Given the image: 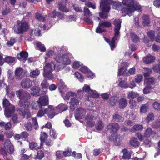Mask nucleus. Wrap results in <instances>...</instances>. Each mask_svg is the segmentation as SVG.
<instances>
[{
    "instance_id": "20",
    "label": "nucleus",
    "mask_w": 160,
    "mask_h": 160,
    "mask_svg": "<svg viewBox=\"0 0 160 160\" xmlns=\"http://www.w3.org/2000/svg\"><path fill=\"white\" fill-rule=\"evenodd\" d=\"M79 103L78 100L75 98H72L69 102L70 108L72 110H74L77 107Z\"/></svg>"
},
{
    "instance_id": "25",
    "label": "nucleus",
    "mask_w": 160,
    "mask_h": 160,
    "mask_svg": "<svg viewBox=\"0 0 160 160\" xmlns=\"http://www.w3.org/2000/svg\"><path fill=\"white\" fill-rule=\"evenodd\" d=\"M112 120L116 122H122L124 121V118L121 115L116 112L113 115Z\"/></svg>"
},
{
    "instance_id": "43",
    "label": "nucleus",
    "mask_w": 160,
    "mask_h": 160,
    "mask_svg": "<svg viewBox=\"0 0 160 160\" xmlns=\"http://www.w3.org/2000/svg\"><path fill=\"white\" fill-rule=\"evenodd\" d=\"M48 135L45 132H41V136L40 137V140L41 143H42L43 145V143L45 142V139L47 138Z\"/></svg>"
},
{
    "instance_id": "23",
    "label": "nucleus",
    "mask_w": 160,
    "mask_h": 160,
    "mask_svg": "<svg viewBox=\"0 0 160 160\" xmlns=\"http://www.w3.org/2000/svg\"><path fill=\"white\" fill-rule=\"evenodd\" d=\"M142 24L144 26L148 27L150 23L149 16L148 15H143L142 17Z\"/></svg>"
},
{
    "instance_id": "24",
    "label": "nucleus",
    "mask_w": 160,
    "mask_h": 160,
    "mask_svg": "<svg viewBox=\"0 0 160 160\" xmlns=\"http://www.w3.org/2000/svg\"><path fill=\"white\" fill-rule=\"evenodd\" d=\"M128 104L127 100L124 98H121L118 101V106L120 109H123L126 107Z\"/></svg>"
},
{
    "instance_id": "5",
    "label": "nucleus",
    "mask_w": 160,
    "mask_h": 160,
    "mask_svg": "<svg viewBox=\"0 0 160 160\" xmlns=\"http://www.w3.org/2000/svg\"><path fill=\"white\" fill-rule=\"evenodd\" d=\"M55 67V65L53 62L46 64L43 68V74L44 77L49 80L53 79V76L52 74V72Z\"/></svg>"
},
{
    "instance_id": "56",
    "label": "nucleus",
    "mask_w": 160,
    "mask_h": 160,
    "mask_svg": "<svg viewBox=\"0 0 160 160\" xmlns=\"http://www.w3.org/2000/svg\"><path fill=\"white\" fill-rule=\"evenodd\" d=\"M129 103L131 109H133L136 106V102L135 100L132 99H130L129 101Z\"/></svg>"
},
{
    "instance_id": "61",
    "label": "nucleus",
    "mask_w": 160,
    "mask_h": 160,
    "mask_svg": "<svg viewBox=\"0 0 160 160\" xmlns=\"http://www.w3.org/2000/svg\"><path fill=\"white\" fill-rule=\"evenodd\" d=\"M32 122L34 127V128L37 129L38 128V124L36 118H32Z\"/></svg>"
},
{
    "instance_id": "44",
    "label": "nucleus",
    "mask_w": 160,
    "mask_h": 160,
    "mask_svg": "<svg viewBox=\"0 0 160 160\" xmlns=\"http://www.w3.org/2000/svg\"><path fill=\"white\" fill-rule=\"evenodd\" d=\"M4 61L8 63H12L15 62V58L13 57L8 56L4 58Z\"/></svg>"
},
{
    "instance_id": "64",
    "label": "nucleus",
    "mask_w": 160,
    "mask_h": 160,
    "mask_svg": "<svg viewBox=\"0 0 160 160\" xmlns=\"http://www.w3.org/2000/svg\"><path fill=\"white\" fill-rule=\"evenodd\" d=\"M75 75L81 82L83 81V77L81 74L78 72H76L75 73Z\"/></svg>"
},
{
    "instance_id": "16",
    "label": "nucleus",
    "mask_w": 160,
    "mask_h": 160,
    "mask_svg": "<svg viewBox=\"0 0 160 160\" xmlns=\"http://www.w3.org/2000/svg\"><path fill=\"white\" fill-rule=\"evenodd\" d=\"M15 74L16 78L18 80L21 79L24 76L23 69L20 67L17 68L15 71Z\"/></svg>"
},
{
    "instance_id": "55",
    "label": "nucleus",
    "mask_w": 160,
    "mask_h": 160,
    "mask_svg": "<svg viewBox=\"0 0 160 160\" xmlns=\"http://www.w3.org/2000/svg\"><path fill=\"white\" fill-rule=\"evenodd\" d=\"M89 94L93 98H97L98 96V93L95 90H92Z\"/></svg>"
},
{
    "instance_id": "2",
    "label": "nucleus",
    "mask_w": 160,
    "mask_h": 160,
    "mask_svg": "<svg viewBox=\"0 0 160 160\" xmlns=\"http://www.w3.org/2000/svg\"><path fill=\"white\" fill-rule=\"evenodd\" d=\"M29 102H22L21 101L18 104V107L17 108V111L18 114L23 118H24L26 116V118L28 119L30 118L31 115L28 111V109L30 105Z\"/></svg>"
},
{
    "instance_id": "39",
    "label": "nucleus",
    "mask_w": 160,
    "mask_h": 160,
    "mask_svg": "<svg viewBox=\"0 0 160 160\" xmlns=\"http://www.w3.org/2000/svg\"><path fill=\"white\" fill-rule=\"evenodd\" d=\"M146 83L147 85L149 84H154L155 83V80L153 77H151L145 79L144 81V83Z\"/></svg>"
},
{
    "instance_id": "46",
    "label": "nucleus",
    "mask_w": 160,
    "mask_h": 160,
    "mask_svg": "<svg viewBox=\"0 0 160 160\" xmlns=\"http://www.w3.org/2000/svg\"><path fill=\"white\" fill-rule=\"evenodd\" d=\"M152 126L155 128H160V119L153 122L152 124Z\"/></svg>"
},
{
    "instance_id": "36",
    "label": "nucleus",
    "mask_w": 160,
    "mask_h": 160,
    "mask_svg": "<svg viewBox=\"0 0 160 160\" xmlns=\"http://www.w3.org/2000/svg\"><path fill=\"white\" fill-rule=\"evenodd\" d=\"M139 95V94L137 92L131 91L129 92L128 97L129 99H134Z\"/></svg>"
},
{
    "instance_id": "12",
    "label": "nucleus",
    "mask_w": 160,
    "mask_h": 160,
    "mask_svg": "<svg viewBox=\"0 0 160 160\" xmlns=\"http://www.w3.org/2000/svg\"><path fill=\"white\" fill-rule=\"evenodd\" d=\"M20 85L23 89H29L32 85V82L30 79L26 78L21 81Z\"/></svg>"
},
{
    "instance_id": "4",
    "label": "nucleus",
    "mask_w": 160,
    "mask_h": 160,
    "mask_svg": "<svg viewBox=\"0 0 160 160\" xmlns=\"http://www.w3.org/2000/svg\"><path fill=\"white\" fill-rule=\"evenodd\" d=\"M100 7L102 11L99 12V15L101 18H107L108 17V14L106 12H109L110 9V4L112 2L111 0H101Z\"/></svg>"
},
{
    "instance_id": "47",
    "label": "nucleus",
    "mask_w": 160,
    "mask_h": 160,
    "mask_svg": "<svg viewBox=\"0 0 160 160\" xmlns=\"http://www.w3.org/2000/svg\"><path fill=\"white\" fill-rule=\"evenodd\" d=\"M35 18L38 21L42 22L44 21L45 18L44 17L41 15V14L38 13H36L35 14Z\"/></svg>"
},
{
    "instance_id": "22",
    "label": "nucleus",
    "mask_w": 160,
    "mask_h": 160,
    "mask_svg": "<svg viewBox=\"0 0 160 160\" xmlns=\"http://www.w3.org/2000/svg\"><path fill=\"white\" fill-rule=\"evenodd\" d=\"M129 65V63L128 62H124L122 63L121 64L122 67L118 70V76L122 75Z\"/></svg>"
},
{
    "instance_id": "33",
    "label": "nucleus",
    "mask_w": 160,
    "mask_h": 160,
    "mask_svg": "<svg viewBox=\"0 0 160 160\" xmlns=\"http://www.w3.org/2000/svg\"><path fill=\"white\" fill-rule=\"evenodd\" d=\"M119 81H120L118 84L119 86L121 88H127L129 87L127 82L124 80H122L121 78H119Z\"/></svg>"
},
{
    "instance_id": "14",
    "label": "nucleus",
    "mask_w": 160,
    "mask_h": 160,
    "mask_svg": "<svg viewBox=\"0 0 160 160\" xmlns=\"http://www.w3.org/2000/svg\"><path fill=\"white\" fill-rule=\"evenodd\" d=\"M86 113L85 109L82 108H79L75 112V117L77 120L82 119Z\"/></svg>"
},
{
    "instance_id": "13",
    "label": "nucleus",
    "mask_w": 160,
    "mask_h": 160,
    "mask_svg": "<svg viewBox=\"0 0 160 160\" xmlns=\"http://www.w3.org/2000/svg\"><path fill=\"white\" fill-rule=\"evenodd\" d=\"M40 88L38 86H33L30 90V93L33 96H38L40 94H44L46 93V92L42 91L41 93H40Z\"/></svg>"
},
{
    "instance_id": "50",
    "label": "nucleus",
    "mask_w": 160,
    "mask_h": 160,
    "mask_svg": "<svg viewBox=\"0 0 160 160\" xmlns=\"http://www.w3.org/2000/svg\"><path fill=\"white\" fill-rule=\"evenodd\" d=\"M111 2L110 4V6L111 5H112V8L115 9H117L119 7L120 5V3L118 2H113L111 0Z\"/></svg>"
},
{
    "instance_id": "21",
    "label": "nucleus",
    "mask_w": 160,
    "mask_h": 160,
    "mask_svg": "<svg viewBox=\"0 0 160 160\" xmlns=\"http://www.w3.org/2000/svg\"><path fill=\"white\" fill-rule=\"evenodd\" d=\"M38 100L41 106L47 105L48 104V98L47 96L40 97Z\"/></svg>"
},
{
    "instance_id": "27",
    "label": "nucleus",
    "mask_w": 160,
    "mask_h": 160,
    "mask_svg": "<svg viewBox=\"0 0 160 160\" xmlns=\"http://www.w3.org/2000/svg\"><path fill=\"white\" fill-rule=\"evenodd\" d=\"M155 60L154 57L151 56H146L143 58V62L146 64H148L154 62Z\"/></svg>"
},
{
    "instance_id": "34",
    "label": "nucleus",
    "mask_w": 160,
    "mask_h": 160,
    "mask_svg": "<svg viewBox=\"0 0 160 160\" xmlns=\"http://www.w3.org/2000/svg\"><path fill=\"white\" fill-rule=\"evenodd\" d=\"M130 35L131 39L133 42L137 43L139 41L138 37L137 35L135 34L133 32H131Z\"/></svg>"
},
{
    "instance_id": "30",
    "label": "nucleus",
    "mask_w": 160,
    "mask_h": 160,
    "mask_svg": "<svg viewBox=\"0 0 160 160\" xmlns=\"http://www.w3.org/2000/svg\"><path fill=\"white\" fill-rule=\"evenodd\" d=\"M42 143H40V145L38 146L37 144L35 142H32L29 144V147L32 150L37 149H40L42 147Z\"/></svg>"
},
{
    "instance_id": "1",
    "label": "nucleus",
    "mask_w": 160,
    "mask_h": 160,
    "mask_svg": "<svg viewBox=\"0 0 160 160\" xmlns=\"http://www.w3.org/2000/svg\"><path fill=\"white\" fill-rule=\"evenodd\" d=\"M121 20L119 19H115L113 21V24L115 26L114 28V36L111 41L109 40L106 41L108 42L109 43L112 50H113L115 48V43L118 38V36L120 34L119 31L121 27Z\"/></svg>"
},
{
    "instance_id": "26",
    "label": "nucleus",
    "mask_w": 160,
    "mask_h": 160,
    "mask_svg": "<svg viewBox=\"0 0 160 160\" xmlns=\"http://www.w3.org/2000/svg\"><path fill=\"white\" fill-rule=\"evenodd\" d=\"M121 152L123 153L122 159L128 160L130 158L131 154L130 152L127 151V149H123Z\"/></svg>"
},
{
    "instance_id": "19",
    "label": "nucleus",
    "mask_w": 160,
    "mask_h": 160,
    "mask_svg": "<svg viewBox=\"0 0 160 160\" xmlns=\"http://www.w3.org/2000/svg\"><path fill=\"white\" fill-rule=\"evenodd\" d=\"M18 58L20 61L25 62L28 56V53L25 51H22L18 55Z\"/></svg>"
},
{
    "instance_id": "17",
    "label": "nucleus",
    "mask_w": 160,
    "mask_h": 160,
    "mask_svg": "<svg viewBox=\"0 0 160 160\" xmlns=\"http://www.w3.org/2000/svg\"><path fill=\"white\" fill-rule=\"evenodd\" d=\"M44 112L45 113L47 114L48 117L51 119L55 115L54 109L51 105L49 106L48 108L45 109Z\"/></svg>"
},
{
    "instance_id": "49",
    "label": "nucleus",
    "mask_w": 160,
    "mask_h": 160,
    "mask_svg": "<svg viewBox=\"0 0 160 160\" xmlns=\"http://www.w3.org/2000/svg\"><path fill=\"white\" fill-rule=\"evenodd\" d=\"M147 35L151 40L153 41L155 39V33L153 31H150L147 32Z\"/></svg>"
},
{
    "instance_id": "62",
    "label": "nucleus",
    "mask_w": 160,
    "mask_h": 160,
    "mask_svg": "<svg viewBox=\"0 0 160 160\" xmlns=\"http://www.w3.org/2000/svg\"><path fill=\"white\" fill-rule=\"evenodd\" d=\"M41 85L42 88L46 89L48 87L49 84L47 82V81L45 79H44L42 82Z\"/></svg>"
},
{
    "instance_id": "38",
    "label": "nucleus",
    "mask_w": 160,
    "mask_h": 160,
    "mask_svg": "<svg viewBox=\"0 0 160 160\" xmlns=\"http://www.w3.org/2000/svg\"><path fill=\"white\" fill-rule=\"evenodd\" d=\"M83 12L84 15L85 16H88L90 17L92 15V14L91 12L87 7L86 6L83 8Z\"/></svg>"
},
{
    "instance_id": "63",
    "label": "nucleus",
    "mask_w": 160,
    "mask_h": 160,
    "mask_svg": "<svg viewBox=\"0 0 160 160\" xmlns=\"http://www.w3.org/2000/svg\"><path fill=\"white\" fill-rule=\"evenodd\" d=\"M154 108L157 111L160 110V103L157 102H154L153 104Z\"/></svg>"
},
{
    "instance_id": "60",
    "label": "nucleus",
    "mask_w": 160,
    "mask_h": 160,
    "mask_svg": "<svg viewBox=\"0 0 160 160\" xmlns=\"http://www.w3.org/2000/svg\"><path fill=\"white\" fill-rule=\"evenodd\" d=\"M101 28H102V27L101 26H100L99 23L98 26L96 30V32L97 33H100L106 32L105 29H102Z\"/></svg>"
},
{
    "instance_id": "8",
    "label": "nucleus",
    "mask_w": 160,
    "mask_h": 160,
    "mask_svg": "<svg viewBox=\"0 0 160 160\" xmlns=\"http://www.w3.org/2000/svg\"><path fill=\"white\" fill-rule=\"evenodd\" d=\"M16 95L20 100L19 102L21 101L23 102H29L28 101L31 97L29 93L26 91H24L22 89H21L16 91Z\"/></svg>"
},
{
    "instance_id": "3",
    "label": "nucleus",
    "mask_w": 160,
    "mask_h": 160,
    "mask_svg": "<svg viewBox=\"0 0 160 160\" xmlns=\"http://www.w3.org/2000/svg\"><path fill=\"white\" fill-rule=\"evenodd\" d=\"M29 29L28 22L25 21H17L13 28L14 32L17 34H23Z\"/></svg>"
},
{
    "instance_id": "28",
    "label": "nucleus",
    "mask_w": 160,
    "mask_h": 160,
    "mask_svg": "<svg viewBox=\"0 0 160 160\" xmlns=\"http://www.w3.org/2000/svg\"><path fill=\"white\" fill-rule=\"evenodd\" d=\"M99 26L102 28H109L112 26L111 23L109 21H106L105 20H102L100 21Z\"/></svg>"
},
{
    "instance_id": "53",
    "label": "nucleus",
    "mask_w": 160,
    "mask_h": 160,
    "mask_svg": "<svg viewBox=\"0 0 160 160\" xmlns=\"http://www.w3.org/2000/svg\"><path fill=\"white\" fill-rule=\"evenodd\" d=\"M17 41V40L15 38H12L7 43V45L9 46L10 47L13 45L14 43Z\"/></svg>"
},
{
    "instance_id": "11",
    "label": "nucleus",
    "mask_w": 160,
    "mask_h": 160,
    "mask_svg": "<svg viewBox=\"0 0 160 160\" xmlns=\"http://www.w3.org/2000/svg\"><path fill=\"white\" fill-rule=\"evenodd\" d=\"M122 3L124 5L127 6H134L138 11L141 10V7L137 1L134 0H123L122 1Z\"/></svg>"
},
{
    "instance_id": "18",
    "label": "nucleus",
    "mask_w": 160,
    "mask_h": 160,
    "mask_svg": "<svg viewBox=\"0 0 160 160\" xmlns=\"http://www.w3.org/2000/svg\"><path fill=\"white\" fill-rule=\"evenodd\" d=\"M135 10H138L134 7L133 6L128 7L127 8H124L122 10V12L125 13L130 16Z\"/></svg>"
},
{
    "instance_id": "48",
    "label": "nucleus",
    "mask_w": 160,
    "mask_h": 160,
    "mask_svg": "<svg viewBox=\"0 0 160 160\" xmlns=\"http://www.w3.org/2000/svg\"><path fill=\"white\" fill-rule=\"evenodd\" d=\"M82 90L83 92L88 93V94H89L92 90V89H90V86L86 84L84 85L83 87Z\"/></svg>"
},
{
    "instance_id": "32",
    "label": "nucleus",
    "mask_w": 160,
    "mask_h": 160,
    "mask_svg": "<svg viewBox=\"0 0 160 160\" xmlns=\"http://www.w3.org/2000/svg\"><path fill=\"white\" fill-rule=\"evenodd\" d=\"M40 71L37 69L32 71L30 73V76L31 77L36 78L40 74Z\"/></svg>"
},
{
    "instance_id": "41",
    "label": "nucleus",
    "mask_w": 160,
    "mask_h": 160,
    "mask_svg": "<svg viewBox=\"0 0 160 160\" xmlns=\"http://www.w3.org/2000/svg\"><path fill=\"white\" fill-rule=\"evenodd\" d=\"M56 108L57 109L60 110L62 111H64L68 109V107L65 104L61 103L57 106Z\"/></svg>"
},
{
    "instance_id": "42",
    "label": "nucleus",
    "mask_w": 160,
    "mask_h": 160,
    "mask_svg": "<svg viewBox=\"0 0 160 160\" xmlns=\"http://www.w3.org/2000/svg\"><path fill=\"white\" fill-rule=\"evenodd\" d=\"M2 9V13L4 15H6L10 12V8L8 5H6L4 6Z\"/></svg>"
},
{
    "instance_id": "29",
    "label": "nucleus",
    "mask_w": 160,
    "mask_h": 160,
    "mask_svg": "<svg viewBox=\"0 0 160 160\" xmlns=\"http://www.w3.org/2000/svg\"><path fill=\"white\" fill-rule=\"evenodd\" d=\"M31 106L32 109L37 110L42 107L41 104L39 102L38 100L37 101H34L31 103Z\"/></svg>"
},
{
    "instance_id": "58",
    "label": "nucleus",
    "mask_w": 160,
    "mask_h": 160,
    "mask_svg": "<svg viewBox=\"0 0 160 160\" xmlns=\"http://www.w3.org/2000/svg\"><path fill=\"white\" fill-rule=\"evenodd\" d=\"M25 127L28 131H31L32 129V125L30 122H27L25 124Z\"/></svg>"
},
{
    "instance_id": "57",
    "label": "nucleus",
    "mask_w": 160,
    "mask_h": 160,
    "mask_svg": "<svg viewBox=\"0 0 160 160\" xmlns=\"http://www.w3.org/2000/svg\"><path fill=\"white\" fill-rule=\"evenodd\" d=\"M76 94L72 92H67L65 98L67 99H69L70 96L76 97Z\"/></svg>"
},
{
    "instance_id": "7",
    "label": "nucleus",
    "mask_w": 160,
    "mask_h": 160,
    "mask_svg": "<svg viewBox=\"0 0 160 160\" xmlns=\"http://www.w3.org/2000/svg\"><path fill=\"white\" fill-rule=\"evenodd\" d=\"M94 111L92 109H88L87 114L85 117L86 124L88 126L92 127L95 125L96 117L94 116Z\"/></svg>"
},
{
    "instance_id": "52",
    "label": "nucleus",
    "mask_w": 160,
    "mask_h": 160,
    "mask_svg": "<svg viewBox=\"0 0 160 160\" xmlns=\"http://www.w3.org/2000/svg\"><path fill=\"white\" fill-rule=\"evenodd\" d=\"M148 108V107L146 104L142 105L140 107V112L143 113H145L146 112Z\"/></svg>"
},
{
    "instance_id": "6",
    "label": "nucleus",
    "mask_w": 160,
    "mask_h": 160,
    "mask_svg": "<svg viewBox=\"0 0 160 160\" xmlns=\"http://www.w3.org/2000/svg\"><path fill=\"white\" fill-rule=\"evenodd\" d=\"M2 104L3 107L5 108V116L8 117H11V114L15 112V107L13 105L10 104L9 101L6 99H3Z\"/></svg>"
},
{
    "instance_id": "54",
    "label": "nucleus",
    "mask_w": 160,
    "mask_h": 160,
    "mask_svg": "<svg viewBox=\"0 0 160 160\" xmlns=\"http://www.w3.org/2000/svg\"><path fill=\"white\" fill-rule=\"evenodd\" d=\"M11 119L13 123L15 125L19 122L18 120V115L16 114H13L12 116Z\"/></svg>"
},
{
    "instance_id": "45",
    "label": "nucleus",
    "mask_w": 160,
    "mask_h": 160,
    "mask_svg": "<svg viewBox=\"0 0 160 160\" xmlns=\"http://www.w3.org/2000/svg\"><path fill=\"white\" fill-rule=\"evenodd\" d=\"M153 131L152 129L150 128H148L145 131L144 133V135L145 137H149L150 135L152 134Z\"/></svg>"
},
{
    "instance_id": "10",
    "label": "nucleus",
    "mask_w": 160,
    "mask_h": 160,
    "mask_svg": "<svg viewBox=\"0 0 160 160\" xmlns=\"http://www.w3.org/2000/svg\"><path fill=\"white\" fill-rule=\"evenodd\" d=\"M54 59L57 62H62V64L64 65L69 64L71 62L68 56L66 54H64L62 56L58 54L55 57Z\"/></svg>"
},
{
    "instance_id": "51",
    "label": "nucleus",
    "mask_w": 160,
    "mask_h": 160,
    "mask_svg": "<svg viewBox=\"0 0 160 160\" xmlns=\"http://www.w3.org/2000/svg\"><path fill=\"white\" fill-rule=\"evenodd\" d=\"M143 129V126L142 125L136 124L134 125L133 127V130L134 131L142 130Z\"/></svg>"
},
{
    "instance_id": "9",
    "label": "nucleus",
    "mask_w": 160,
    "mask_h": 160,
    "mask_svg": "<svg viewBox=\"0 0 160 160\" xmlns=\"http://www.w3.org/2000/svg\"><path fill=\"white\" fill-rule=\"evenodd\" d=\"M4 148H2L1 149V153L3 156H5L7 155V153L5 149L7 150V152L10 153H12L14 151V148L13 146L11 143V142L9 140H7L4 144Z\"/></svg>"
},
{
    "instance_id": "15",
    "label": "nucleus",
    "mask_w": 160,
    "mask_h": 160,
    "mask_svg": "<svg viewBox=\"0 0 160 160\" xmlns=\"http://www.w3.org/2000/svg\"><path fill=\"white\" fill-rule=\"evenodd\" d=\"M107 128L108 129L110 130L111 132L115 133L119 129L120 127L118 123L113 122L109 123L107 126Z\"/></svg>"
},
{
    "instance_id": "59",
    "label": "nucleus",
    "mask_w": 160,
    "mask_h": 160,
    "mask_svg": "<svg viewBox=\"0 0 160 160\" xmlns=\"http://www.w3.org/2000/svg\"><path fill=\"white\" fill-rule=\"evenodd\" d=\"M152 69L154 72L160 74V65L156 64L154 65Z\"/></svg>"
},
{
    "instance_id": "31",
    "label": "nucleus",
    "mask_w": 160,
    "mask_h": 160,
    "mask_svg": "<svg viewBox=\"0 0 160 160\" xmlns=\"http://www.w3.org/2000/svg\"><path fill=\"white\" fill-rule=\"evenodd\" d=\"M130 143L132 146L135 147H138L140 144L137 139L134 137H133L131 139Z\"/></svg>"
},
{
    "instance_id": "35",
    "label": "nucleus",
    "mask_w": 160,
    "mask_h": 160,
    "mask_svg": "<svg viewBox=\"0 0 160 160\" xmlns=\"http://www.w3.org/2000/svg\"><path fill=\"white\" fill-rule=\"evenodd\" d=\"M58 8L59 10L63 12H67L69 11V10L67 9L66 6L62 2L59 3Z\"/></svg>"
},
{
    "instance_id": "37",
    "label": "nucleus",
    "mask_w": 160,
    "mask_h": 160,
    "mask_svg": "<svg viewBox=\"0 0 160 160\" xmlns=\"http://www.w3.org/2000/svg\"><path fill=\"white\" fill-rule=\"evenodd\" d=\"M36 45L41 51L44 52L46 51V49L45 46L41 42H36Z\"/></svg>"
},
{
    "instance_id": "40",
    "label": "nucleus",
    "mask_w": 160,
    "mask_h": 160,
    "mask_svg": "<svg viewBox=\"0 0 160 160\" xmlns=\"http://www.w3.org/2000/svg\"><path fill=\"white\" fill-rule=\"evenodd\" d=\"M154 116L153 113L150 112L149 113L148 115L146 118V122L149 123L150 121H152L154 119Z\"/></svg>"
}]
</instances>
